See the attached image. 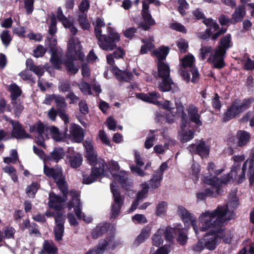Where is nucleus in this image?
Returning <instances> with one entry per match:
<instances>
[{
	"label": "nucleus",
	"instance_id": "nucleus-53",
	"mask_svg": "<svg viewBox=\"0 0 254 254\" xmlns=\"http://www.w3.org/2000/svg\"><path fill=\"white\" fill-rule=\"evenodd\" d=\"M142 190L137 193L136 200L140 202L143 198L145 197L148 191L149 186L147 182L141 184Z\"/></svg>",
	"mask_w": 254,
	"mask_h": 254
},
{
	"label": "nucleus",
	"instance_id": "nucleus-63",
	"mask_svg": "<svg viewBox=\"0 0 254 254\" xmlns=\"http://www.w3.org/2000/svg\"><path fill=\"white\" fill-rule=\"evenodd\" d=\"M64 232V227L63 226H56L54 229V233L56 240L58 241L62 239Z\"/></svg>",
	"mask_w": 254,
	"mask_h": 254
},
{
	"label": "nucleus",
	"instance_id": "nucleus-42",
	"mask_svg": "<svg viewBox=\"0 0 254 254\" xmlns=\"http://www.w3.org/2000/svg\"><path fill=\"white\" fill-rule=\"evenodd\" d=\"M207 171L208 172V174H209L208 175L207 174H205L203 176V180L204 179L205 176H208L209 178L210 177H215L216 176L219 175L223 171V169H216V166L213 162H210L208 164L207 166Z\"/></svg>",
	"mask_w": 254,
	"mask_h": 254
},
{
	"label": "nucleus",
	"instance_id": "nucleus-41",
	"mask_svg": "<svg viewBox=\"0 0 254 254\" xmlns=\"http://www.w3.org/2000/svg\"><path fill=\"white\" fill-rule=\"evenodd\" d=\"M101 241H106L107 242L105 248L106 250L107 249H111L112 250L115 249L117 247L121 245L122 242L119 240H115L114 236H112L109 237H107L105 239H101Z\"/></svg>",
	"mask_w": 254,
	"mask_h": 254
},
{
	"label": "nucleus",
	"instance_id": "nucleus-2",
	"mask_svg": "<svg viewBox=\"0 0 254 254\" xmlns=\"http://www.w3.org/2000/svg\"><path fill=\"white\" fill-rule=\"evenodd\" d=\"M234 163L230 173L223 177L222 180L224 184H226L231 179H236L239 176V181L241 182L245 178V171L248 167V175H249L250 184H253L254 182V153L251 158H249L245 162L241 170L240 163L245 159L244 155L234 156L233 157Z\"/></svg>",
	"mask_w": 254,
	"mask_h": 254
},
{
	"label": "nucleus",
	"instance_id": "nucleus-13",
	"mask_svg": "<svg viewBox=\"0 0 254 254\" xmlns=\"http://www.w3.org/2000/svg\"><path fill=\"white\" fill-rule=\"evenodd\" d=\"M226 55L225 52L221 50L219 48L216 47L210 54L207 62L211 64L214 68L221 69L225 65L224 58Z\"/></svg>",
	"mask_w": 254,
	"mask_h": 254
},
{
	"label": "nucleus",
	"instance_id": "nucleus-25",
	"mask_svg": "<svg viewBox=\"0 0 254 254\" xmlns=\"http://www.w3.org/2000/svg\"><path fill=\"white\" fill-rule=\"evenodd\" d=\"M136 97L138 99L143 101L156 105H160L159 102L157 101V99L160 98V96L159 93L156 92H152L148 94L139 93L136 95Z\"/></svg>",
	"mask_w": 254,
	"mask_h": 254
},
{
	"label": "nucleus",
	"instance_id": "nucleus-47",
	"mask_svg": "<svg viewBox=\"0 0 254 254\" xmlns=\"http://www.w3.org/2000/svg\"><path fill=\"white\" fill-rule=\"evenodd\" d=\"M60 191L65 197V195L68 193L67 184L65 181L64 177L62 175L59 179L55 181Z\"/></svg>",
	"mask_w": 254,
	"mask_h": 254
},
{
	"label": "nucleus",
	"instance_id": "nucleus-20",
	"mask_svg": "<svg viewBox=\"0 0 254 254\" xmlns=\"http://www.w3.org/2000/svg\"><path fill=\"white\" fill-rule=\"evenodd\" d=\"M135 162L138 166L132 165L130 167L131 172L140 177H144L149 175V174L145 172L143 170L140 169L139 166H142L144 165V162L141 158L139 153L135 151L134 153Z\"/></svg>",
	"mask_w": 254,
	"mask_h": 254
},
{
	"label": "nucleus",
	"instance_id": "nucleus-14",
	"mask_svg": "<svg viewBox=\"0 0 254 254\" xmlns=\"http://www.w3.org/2000/svg\"><path fill=\"white\" fill-rule=\"evenodd\" d=\"M115 185V182L111 184V190L114 197V203L112 207V216L113 217L119 215L124 202V197L120 194Z\"/></svg>",
	"mask_w": 254,
	"mask_h": 254
},
{
	"label": "nucleus",
	"instance_id": "nucleus-4",
	"mask_svg": "<svg viewBox=\"0 0 254 254\" xmlns=\"http://www.w3.org/2000/svg\"><path fill=\"white\" fill-rule=\"evenodd\" d=\"M67 47L66 60L64 64L67 72L70 74H75L79 70V66L74 64L73 61L76 59L82 60L84 55L82 52L80 43L77 38L70 39Z\"/></svg>",
	"mask_w": 254,
	"mask_h": 254
},
{
	"label": "nucleus",
	"instance_id": "nucleus-39",
	"mask_svg": "<svg viewBox=\"0 0 254 254\" xmlns=\"http://www.w3.org/2000/svg\"><path fill=\"white\" fill-rule=\"evenodd\" d=\"M154 41L153 38L151 37L148 39H142V42L144 43V45H142L140 49V53L141 54H145L154 48V45L153 42Z\"/></svg>",
	"mask_w": 254,
	"mask_h": 254
},
{
	"label": "nucleus",
	"instance_id": "nucleus-10",
	"mask_svg": "<svg viewBox=\"0 0 254 254\" xmlns=\"http://www.w3.org/2000/svg\"><path fill=\"white\" fill-rule=\"evenodd\" d=\"M83 145L86 149V155L88 162L91 165H94L98 168V170L104 168V170L107 168L105 161L101 158L97 159V152L94 150L92 143L89 141H85Z\"/></svg>",
	"mask_w": 254,
	"mask_h": 254
},
{
	"label": "nucleus",
	"instance_id": "nucleus-16",
	"mask_svg": "<svg viewBox=\"0 0 254 254\" xmlns=\"http://www.w3.org/2000/svg\"><path fill=\"white\" fill-rule=\"evenodd\" d=\"M5 119L9 122L12 126V135L17 139H24L29 138L30 136L23 129L21 125L17 121H13L5 117Z\"/></svg>",
	"mask_w": 254,
	"mask_h": 254
},
{
	"label": "nucleus",
	"instance_id": "nucleus-32",
	"mask_svg": "<svg viewBox=\"0 0 254 254\" xmlns=\"http://www.w3.org/2000/svg\"><path fill=\"white\" fill-rule=\"evenodd\" d=\"M233 46V43L231 40V35L228 34L223 36L219 42V45L216 47L219 48L221 50L225 52Z\"/></svg>",
	"mask_w": 254,
	"mask_h": 254
},
{
	"label": "nucleus",
	"instance_id": "nucleus-36",
	"mask_svg": "<svg viewBox=\"0 0 254 254\" xmlns=\"http://www.w3.org/2000/svg\"><path fill=\"white\" fill-rule=\"evenodd\" d=\"M142 15L146 23H141L140 25V27L144 30H147L149 29L150 25L154 24L155 21L154 19L152 18L151 15L149 11H144L142 12Z\"/></svg>",
	"mask_w": 254,
	"mask_h": 254
},
{
	"label": "nucleus",
	"instance_id": "nucleus-17",
	"mask_svg": "<svg viewBox=\"0 0 254 254\" xmlns=\"http://www.w3.org/2000/svg\"><path fill=\"white\" fill-rule=\"evenodd\" d=\"M102 175L105 176L109 177L108 172L106 170H104V168L98 170L97 167H94L92 169L90 176L85 175L83 176V183L85 184H91L96 181L97 179Z\"/></svg>",
	"mask_w": 254,
	"mask_h": 254
},
{
	"label": "nucleus",
	"instance_id": "nucleus-24",
	"mask_svg": "<svg viewBox=\"0 0 254 254\" xmlns=\"http://www.w3.org/2000/svg\"><path fill=\"white\" fill-rule=\"evenodd\" d=\"M82 156L78 153L67 155L66 157V163L74 169L79 167L82 164Z\"/></svg>",
	"mask_w": 254,
	"mask_h": 254
},
{
	"label": "nucleus",
	"instance_id": "nucleus-11",
	"mask_svg": "<svg viewBox=\"0 0 254 254\" xmlns=\"http://www.w3.org/2000/svg\"><path fill=\"white\" fill-rule=\"evenodd\" d=\"M72 200L67 204V207L69 210L72 208H74L75 213L78 219H83L85 222L89 223L92 219L90 217L85 216L81 211V204L79 198V193L75 190L71 191L70 192Z\"/></svg>",
	"mask_w": 254,
	"mask_h": 254
},
{
	"label": "nucleus",
	"instance_id": "nucleus-60",
	"mask_svg": "<svg viewBox=\"0 0 254 254\" xmlns=\"http://www.w3.org/2000/svg\"><path fill=\"white\" fill-rule=\"evenodd\" d=\"M81 91L84 94L91 95L92 92L90 86L89 84L84 81H82L78 85Z\"/></svg>",
	"mask_w": 254,
	"mask_h": 254
},
{
	"label": "nucleus",
	"instance_id": "nucleus-62",
	"mask_svg": "<svg viewBox=\"0 0 254 254\" xmlns=\"http://www.w3.org/2000/svg\"><path fill=\"white\" fill-rule=\"evenodd\" d=\"M79 22L82 29L87 30L89 28L90 24L87 21V16L84 13L79 15Z\"/></svg>",
	"mask_w": 254,
	"mask_h": 254
},
{
	"label": "nucleus",
	"instance_id": "nucleus-58",
	"mask_svg": "<svg viewBox=\"0 0 254 254\" xmlns=\"http://www.w3.org/2000/svg\"><path fill=\"white\" fill-rule=\"evenodd\" d=\"M98 137L101 140L103 144L109 146H111V141L104 130H99Z\"/></svg>",
	"mask_w": 254,
	"mask_h": 254
},
{
	"label": "nucleus",
	"instance_id": "nucleus-31",
	"mask_svg": "<svg viewBox=\"0 0 254 254\" xmlns=\"http://www.w3.org/2000/svg\"><path fill=\"white\" fill-rule=\"evenodd\" d=\"M176 233L178 235L177 238V242L182 246L186 245L188 240V237L181 224H178L176 226Z\"/></svg>",
	"mask_w": 254,
	"mask_h": 254
},
{
	"label": "nucleus",
	"instance_id": "nucleus-9",
	"mask_svg": "<svg viewBox=\"0 0 254 254\" xmlns=\"http://www.w3.org/2000/svg\"><path fill=\"white\" fill-rule=\"evenodd\" d=\"M183 105L178 107L177 110L179 114H181V130L180 132V136L183 142H187L192 139L194 137V133L190 129H186V127H190V122L188 119L187 115L185 112Z\"/></svg>",
	"mask_w": 254,
	"mask_h": 254
},
{
	"label": "nucleus",
	"instance_id": "nucleus-56",
	"mask_svg": "<svg viewBox=\"0 0 254 254\" xmlns=\"http://www.w3.org/2000/svg\"><path fill=\"white\" fill-rule=\"evenodd\" d=\"M174 233H176V227L174 228L169 227L166 228L165 230L164 229V233L166 241L169 242H172L174 238Z\"/></svg>",
	"mask_w": 254,
	"mask_h": 254
},
{
	"label": "nucleus",
	"instance_id": "nucleus-15",
	"mask_svg": "<svg viewBox=\"0 0 254 254\" xmlns=\"http://www.w3.org/2000/svg\"><path fill=\"white\" fill-rule=\"evenodd\" d=\"M188 149L190 152L198 154L201 158L208 156L210 151V147L202 140L199 141L195 144L190 145Z\"/></svg>",
	"mask_w": 254,
	"mask_h": 254
},
{
	"label": "nucleus",
	"instance_id": "nucleus-23",
	"mask_svg": "<svg viewBox=\"0 0 254 254\" xmlns=\"http://www.w3.org/2000/svg\"><path fill=\"white\" fill-rule=\"evenodd\" d=\"M69 129L70 135L73 141L79 143L83 140V129L79 126L72 124Z\"/></svg>",
	"mask_w": 254,
	"mask_h": 254
},
{
	"label": "nucleus",
	"instance_id": "nucleus-27",
	"mask_svg": "<svg viewBox=\"0 0 254 254\" xmlns=\"http://www.w3.org/2000/svg\"><path fill=\"white\" fill-rule=\"evenodd\" d=\"M246 14L245 7L244 6L239 5L235 8L234 13L232 15L231 23L235 24L241 21Z\"/></svg>",
	"mask_w": 254,
	"mask_h": 254
},
{
	"label": "nucleus",
	"instance_id": "nucleus-52",
	"mask_svg": "<svg viewBox=\"0 0 254 254\" xmlns=\"http://www.w3.org/2000/svg\"><path fill=\"white\" fill-rule=\"evenodd\" d=\"M49 133H50L52 138L57 141L63 140V134L60 133L59 129L55 127H50Z\"/></svg>",
	"mask_w": 254,
	"mask_h": 254
},
{
	"label": "nucleus",
	"instance_id": "nucleus-35",
	"mask_svg": "<svg viewBox=\"0 0 254 254\" xmlns=\"http://www.w3.org/2000/svg\"><path fill=\"white\" fill-rule=\"evenodd\" d=\"M112 70L113 73L117 75V77L119 79L127 82L130 81L132 79L133 75L131 72H123L116 67H113Z\"/></svg>",
	"mask_w": 254,
	"mask_h": 254
},
{
	"label": "nucleus",
	"instance_id": "nucleus-64",
	"mask_svg": "<svg viewBox=\"0 0 254 254\" xmlns=\"http://www.w3.org/2000/svg\"><path fill=\"white\" fill-rule=\"evenodd\" d=\"M106 230V227L105 226H97L93 230L92 235L94 239H97L101 236L103 233Z\"/></svg>",
	"mask_w": 254,
	"mask_h": 254
},
{
	"label": "nucleus",
	"instance_id": "nucleus-12",
	"mask_svg": "<svg viewBox=\"0 0 254 254\" xmlns=\"http://www.w3.org/2000/svg\"><path fill=\"white\" fill-rule=\"evenodd\" d=\"M177 213L186 226H188L190 224L192 226L196 235L197 236L198 234V228L196 225V218L194 215L190 213L186 208L182 206H178Z\"/></svg>",
	"mask_w": 254,
	"mask_h": 254
},
{
	"label": "nucleus",
	"instance_id": "nucleus-8",
	"mask_svg": "<svg viewBox=\"0 0 254 254\" xmlns=\"http://www.w3.org/2000/svg\"><path fill=\"white\" fill-rule=\"evenodd\" d=\"M158 71L159 77L162 79L158 88L163 92L170 91L173 83L172 80L170 78L169 66L163 61H159L158 62Z\"/></svg>",
	"mask_w": 254,
	"mask_h": 254
},
{
	"label": "nucleus",
	"instance_id": "nucleus-48",
	"mask_svg": "<svg viewBox=\"0 0 254 254\" xmlns=\"http://www.w3.org/2000/svg\"><path fill=\"white\" fill-rule=\"evenodd\" d=\"M107 242L106 241H100L98 245L95 249L90 250L85 254H103L106 250L105 247L107 245Z\"/></svg>",
	"mask_w": 254,
	"mask_h": 254
},
{
	"label": "nucleus",
	"instance_id": "nucleus-46",
	"mask_svg": "<svg viewBox=\"0 0 254 254\" xmlns=\"http://www.w3.org/2000/svg\"><path fill=\"white\" fill-rule=\"evenodd\" d=\"M164 229L160 228L158 230L157 232L153 236L152 240L153 245L159 247L163 243V240L162 235L164 233Z\"/></svg>",
	"mask_w": 254,
	"mask_h": 254
},
{
	"label": "nucleus",
	"instance_id": "nucleus-44",
	"mask_svg": "<svg viewBox=\"0 0 254 254\" xmlns=\"http://www.w3.org/2000/svg\"><path fill=\"white\" fill-rule=\"evenodd\" d=\"M180 105H183L182 104H178L177 105V108L176 109V111H170L168 112L165 114V119L166 122L169 124L173 123L175 122L176 119L180 117L181 118V114H179L178 112V111L177 110V108Z\"/></svg>",
	"mask_w": 254,
	"mask_h": 254
},
{
	"label": "nucleus",
	"instance_id": "nucleus-59",
	"mask_svg": "<svg viewBox=\"0 0 254 254\" xmlns=\"http://www.w3.org/2000/svg\"><path fill=\"white\" fill-rule=\"evenodd\" d=\"M15 232L14 229L11 227H5L2 229L4 239L13 238Z\"/></svg>",
	"mask_w": 254,
	"mask_h": 254
},
{
	"label": "nucleus",
	"instance_id": "nucleus-54",
	"mask_svg": "<svg viewBox=\"0 0 254 254\" xmlns=\"http://www.w3.org/2000/svg\"><path fill=\"white\" fill-rule=\"evenodd\" d=\"M155 131L150 130V133L147 136L144 143L145 148L149 149L153 146L155 140V135L153 134V132Z\"/></svg>",
	"mask_w": 254,
	"mask_h": 254
},
{
	"label": "nucleus",
	"instance_id": "nucleus-57",
	"mask_svg": "<svg viewBox=\"0 0 254 254\" xmlns=\"http://www.w3.org/2000/svg\"><path fill=\"white\" fill-rule=\"evenodd\" d=\"M39 188V185L37 183H34L29 186L26 189V193L27 195L31 197H33Z\"/></svg>",
	"mask_w": 254,
	"mask_h": 254
},
{
	"label": "nucleus",
	"instance_id": "nucleus-43",
	"mask_svg": "<svg viewBox=\"0 0 254 254\" xmlns=\"http://www.w3.org/2000/svg\"><path fill=\"white\" fill-rule=\"evenodd\" d=\"M169 52V49L166 47H162L159 49L154 50L153 55H155L158 59V62L163 61L165 60Z\"/></svg>",
	"mask_w": 254,
	"mask_h": 254
},
{
	"label": "nucleus",
	"instance_id": "nucleus-22",
	"mask_svg": "<svg viewBox=\"0 0 254 254\" xmlns=\"http://www.w3.org/2000/svg\"><path fill=\"white\" fill-rule=\"evenodd\" d=\"M49 128L42 123L38 122L30 127V131L37 132L43 139H46L48 138Z\"/></svg>",
	"mask_w": 254,
	"mask_h": 254
},
{
	"label": "nucleus",
	"instance_id": "nucleus-30",
	"mask_svg": "<svg viewBox=\"0 0 254 254\" xmlns=\"http://www.w3.org/2000/svg\"><path fill=\"white\" fill-rule=\"evenodd\" d=\"M52 54L50 59L51 62L56 68L60 69L62 64V54L60 51L54 49H52Z\"/></svg>",
	"mask_w": 254,
	"mask_h": 254
},
{
	"label": "nucleus",
	"instance_id": "nucleus-50",
	"mask_svg": "<svg viewBox=\"0 0 254 254\" xmlns=\"http://www.w3.org/2000/svg\"><path fill=\"white\" fill-rule=\"evenodd\" d=\"M0 37L2 44L5 47L9 45L12 39V37L10 34L9 31L7 30H3L1 33Z\"/></svg>",
	"mask_w": 254,
	"mask_h": 254
},
{
	"label": "nucleus",
	"instance_id": "nucleus-19",
	"mask_svg": "<svg viewBox=\"0 0 254 254\" xmlns=\"http://www.w3.org/2000/svg\"><path fill=\"white\" fill-rule=\"evenodd\" d=\"M110 173L114 180L120 183L123 188L127 190L131 187L132 182L128 180V175L126 172L121 171L118 175L113 173L112 171H110Z\"/></svg>",
	"mask_w": 254,
	"mask_h": 254
},
{
	"label": "nucleus",
	"instance_id": "nucleus-29",
	"mask_svg": "<svg viewBox=\"0 0 254 254\" xmlns=\"http://www.w3.org/2000/svg\"><path fill=\"white\" fill-rule=\"evenodd\" d=\"M57 251L58 249L52 241L45 240L43 244L42 249L39 254H44L45 253L48 254H56Z\"/></svg>",
	"mask_w": 254,
	"mask_h": 254
},
{
	"label": "nucleus",
	"instance_id": "nucleus-45",
	"mask_svg": "<svg viewBox=\"0 0 254 254\" xmlns=\"http://www.w3.org/2000/svg\"><path fill=\"white\" fill-rule=\"evenodd\" d=\"M151 229L149 227H144L141 230L140 235L137 237L135 240V244L139 245L143 243L146 239H147L150 234Z\"/></svg>",
	"mask_w": 254,
	"mask_h": 254
},
{
	"label": "nucleus",
	"instance_id": "nucleus-1",
	"mask_svg": "<svg viewBox=\"0 0 254 254\" xmlns=\"http://www.w3.org/2000/svg\"><path fill=\"white\" fill-rule=\"evenodd\" d=\"M236 195V192H233L229 196V202L226 205L219 206L212 211H206L199 216L200 227L198 230L208 231L202 239L207 249L213 250L215 249L223 237V223L234 217L233 209H236L239 205Z\"/></svg>",
	"mask_w": 254,
	"mask_h": 254
},
{
	"label": "nucleus",
	"instance_id": "nucleus-38",
	"mask_svg": "<svg viewBox=\"0 0 254 254\" xmlns=\"http://www.w3.org/2000/svg\"><path fill=\"white\" fill-rule=\"evenodd\" d=\"M238 141L237 145L242 147L245 145L249 141L250 135L245 131L240 130L237 133Z\"/></svg>",
	"mask_w": 254,
	"mask_h": 254
},
{
	"label": "nucleus",
	"instance_id": "nucleus-5",
	"mask_svg": "<svg viewBox=\"0 0 254 254\" xmlns=\"http://www.w3.org/2000/svg\"><path fill=\"white\" fill-rule=\"evenodd\" d=\"M194 57L191 54L188 55L180 59L181 67L180 74L186 82H189L190 78V73L192 75L191 81L196 82L198 77V72L194 65Z\"/></svg>",
	"mask_w": 254,
	"mask_h": 254
},
{
	"label": "nucleus",
	"instance_id": "nucleus-61",
	"mask_svg": "<svg viewBox=\"0 0 254 254\" xmlns=\"http://www.w3.org/2000/svg\"><path fill=\"white\" fill-rule=\"evenodd\" d=\"M179 4L178 9L182 15H184L186 13L185 9H188L189 4L186 0H177Z\"/></svg>",
	"mask_w": 254,
	"mask_h": 254
},
{
	"label": "nucleus",
	"instance_id": "nucleus-37",
	"mask_svg": "<svg viewBox=\"0 0 254 254\" xmlns=\"http://www.w3.org/2000/svg\"><path fill=\"white\" fill-rule=\"evenodd\" d=\"M168 204L167 202L162 201L156 205L155 214L159 217H163L167 214Z\"/></svg>",
	"mask_w": 254,
	"mask_h": 254
},
{
	"label": "nucleus",
	"instance_id": "nucleus-3",
	"mask_svg": "<svg viewBox=\"0 0 254 254\" xmlns=\"http://www.w3.org/2000/svg\"><path fill=\"white\" fill-rule=\"evenodd\" d=\"M94 30L98 40L99 47L105 51H112L117 46V43L120 40V35L111 27L107 28L108 36L102 35L101 28L105 27V23L100 18L96 19Z\"/></svg>",
	"mask_w": 254,
	"mask_h": 254
},
{
	"label": "nucleus",
	"instance_id": "nucleus-51",
	"mask_svg": "<svg viewBox=\"0 0 254 254\" xmlns=\"http://www.w3.org/2000/svg\"><path fill=\"white\" fill-rule=\"evenodd\" d=\"M54 97L55 98V102L57 106L58 107V111L67 107V104L63 97L60 95L54 94Z\"/></svg>",
	"mask_w": 254,
	"mask_h": 254
},
{
	"label": "nucleus",
	"instance_id": "nucleus-6",
	"mask_svg": "<svg viewBox=\"0 0 254 254\" xmlns=\"http://www.w3.org/2000/svg\"><path fill=\"white\" fill-rule=\"evenodd\" d=\"M253 102V99H245L243 101L235 100L227 109V111L223 116V121L227 122L239 115L240 114L249 109Z\"/></svg>",
	"mask_w": 254,
	"mask_h": 254
},
{
	"label": "nucleus",
	"instance_id": "nucleus-34",
	"mask_svg": "<svg viewBox=\"0 0 254 254\" xmlns=\"http://www.w3.org/2000/svg\"><path fill=\"white\" fill-rule=\"evenodd\" d=\"M65 153L62 148H55L51 153L50 155L47 158V160H54L56 163L64 158Z\"/></svg>",
	"mask_w": 254,
	"mask_h": 254
},
{
	"label": "nucleus",
	"instance_id": "nucleus-18",
	"mask_svg": "<svg viewBox=\"0 0 254 254\" xmlns=\"http://www.w3.org/2000/svg\"><path fill=\"white\" fill-rule=\"evenodd\" d=\"M57 17L65 28L69 29L70 32L73 35H75L77 33L78 30L74 26L73 21L69 20L64 15L60 7L57 9Z\"/></svg>",
	"mask_w": 254,
	"mask_h": 254
},
{
	"label": "nucleus",
	"instance_id": "nucleus-33",
	"mask_svg": "<svg viewBox=\"0 0 254 254\" xmlns=\"http://www.w3.org/2000/svg\"><path fill=\"white\" fill-rule=\"evenodd\" d=\"M163 179V177L161 175H158L155 172L153 173L151 178L147 183L149 189L154 190L158 188L161 185V182Z\"/></svg>",
	"mask_w": 254,
	"mask_h": 254
},
{
	"label": "nucleus",
	"instance_id": "nucleus-26",
	"mask_svg": "<svg viewBox=\"0 0 254 254\" xmlns=\"http://www.w3.org/2000/svg\"><path fill=\"white\" fill-rule=\"evenodd\" d=\"M188 113L189 119L192 122L198 126L202 125V122L200 120V116L198 113V109L193 105H190L188 109Z\"/></svg>",
	"mask_w": 254,
	"mask_h": 254
},
{
	"label": "nucleus",
	"instance_id": "nucleus-28",
	"mask_svg": "<svg viewBox=\"0 0 254 254\" xmlns=\"http://www.w3.org/2000/svg\"><path fill=\"white\" fill-rule=\"evenodd\" d=\"M44 172L47 177H52L55 181L63 175L61 168L58 167L55 168H49L46 165H44Z\"/></svg>",
	"mask_w": 254,
	"mask_h": 254
},
{
	"label": "nucleus",
	"instance_id": "nucleus-7",
	"mask_svg": "<svg viewBox=\"0 0 254 254\" xmlns=\"http://www.w3.org/2000/svg\"><path fill=\"white\" fill-rule=\"evenodd\" d=\"M204 182L211 186L210 188L205 189L204 192H199L197 194V198L199 200H204L207 196L216 197L221 193V186L222 184H224L222 180L218 178L205 176Z\"/></svg>",
	"mask_w": 254,
	"mask_h": 254
},
{
	"label": "nucleus",
	"instance_id": "nucleus-55",
	"mask_svg": "<svg viewBox=\"0 0 254 254\" xmlns=\"http://www.w3.org/2000/svg\"><path fill=\"white\" fill-rule=\"evenodd\" d=\"M212 47L210 46H202L200 49L199 57L204 60L208 54L212 52Z\"/></svg>",
	"mask_w": 254,
	"mask_h": 254
},
{
	"label": "nucleus",
	"instance_id": "nucleus-21",
	"mask_svg": "<svg viewBox=\"0 0 254 254\" xmlns=\"http://www.w3.org/2000/svg\"><path fill=\"white\" fill-rule=\"evenodd\" d=\"M49 198L48 204L49 207L57 210H61L63 208L64 202L67 200V198L65 197L62 198L54 192L49 193Z\"/></svg>",
	"mask_w": 254,
	"mask_h": 254
},
{
	"label": "nucleus",
	"instance_id": "nucleus-40",
	"mask_svg": "<svg viewBox=\"0 0 254 254\" xmlns=\"http://www.w3.org/2000/svg\"><path fill=\"white\" fill-rule=\"evenodd\" d=\"M8 91L10 93L11 100L18 99L22 93L20 88L14 83L9 85Z\"/></svg>",
	"mask_w": 254,
	"mask_h": 254
},
{
	"label": "nucleus",
	"instance_id": "nucleus-49",
	"mask_svg": "<svg viewBox=\"0 0 254 254\" xmlns=\"http://www.w3.org/2000/svg\"><path fill=\"white\" fill-rule=\"evenodd\" d=\"M11 104L13 106L14 113L19 116L24 109L22 102L18 99L11 100Z\"/></svg>",
	"mask_w": 254,
	"mask_h": 254
}]
</instances>
